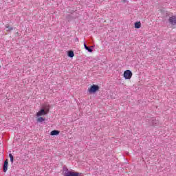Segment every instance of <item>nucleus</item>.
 <instances>
[{
  "label": "nucleus",
  "mask_w": 176,
  "mask_h": 176,
  "mask_svg": "<svg viewBox=\"0 0 176 176\" xmlns=\"http://www.w3.org/2000/svg\"><path fill=\"white\" fill-rule=\"evenodd\" d=\"M151 122L153 126H159V120H156L155 118H151Z\"/></svg>",
  "instance_id": "obj_5"
},
{
  "label": "nucleus",
  "mask_w": 176,
  "mask_h": 176,
  "mask_svg": "<svg viewBox=\"0 0 176 176\" xmlns=\"http://www.w3.org/2000/svg\"><path fill=\"white\" fill-rule=\"evenodd\" d=\"M44 111L46 113V115L47 113H49V111H50L49 107H45Z\"/></svg>",
  "instance_id": "obj_14"
},
{
  "label": "nucleus",
  "mask_w": 176,
  "mask_h": 176,
  "mask_svg": "<svg viewBox=\"0 0 176 176\" xmlns=\"http://www.w3.org/2000/svg\"><path fill=\"white\" fill-rule=\"evenodd\" d=\"M67 56L68 57H70V58H72L75 56V54L74 53V51L70 50L67 52Z\"/></svg>",
  "instance_id": "obj_8"
},
{
  "label": "nucleus",
  "mask_w": 176,
  "mask_h": 176,
  "mask_svg": "<svg viewBox=\"0 0 176 176\" xmlns=\"http://www.w3.org/2000/svg\"><path fill=\"white\" fill-rule=\"evenodd\" d=\"M76 41H79V38H76Z\"/></svg>",
  "instance_id": "obj_15"
},
{
  "label": "nucleus",
  "mask_w": 176,
  "mask_h": 176,
  "mask_svg": "<svg viewBox=\"0 0 176 176\" xmlns=\"http://www.w3.org/2000/svg\"><path fill=\"white\" fill-rule=\"evenodd\" d=\"M98 90H100V87L97 85H93L89 88L88 91L89 94H94V93H96Z\"/></svg>",
  "instance_id": "obj_1"
},
{
  "label": "nucleus",
  "mask_w": 176,
  "mask_h": 176,
  "mask_svg": "<svg viewBox=\"0 0 176 176\" xmlns=\"http://www.w3.org/2000/svg\"><path fill=\"white\" fill-rule=\"evenodd\" d=\"M43 115H46V111H45V109H41L38 112L36 113V116H42Z\"/></svg>",
  "instance_id": "obj_6"
},
{
  "label": "nucleus",
  "mask_w": 176,
  "mask_h": 176,
  "mask_svg": "<svg viewBox=\"0 0 176 176\" xmlns=\"http://www.w3.org/2000/svg\"><path fill=\"white\" fill-rule=\"evenodd\" d=\"M9 157H10V160L11 163L13 164V162H14V157H13V155H12V153H10V154H9Z\"/></svg>",
  "instance_id": "obj_11"
},
{
  "label": "nucleus",
  "mask_w": 176,
  "mask_h": 176,
  "mask_svg": "<svg viewBox=\"0 0 176 176\" xmlns=\"http://www.w3.org/2000/svg\"><path fill=\"white\" fill-rule=\"evenodd\" d=\"M84 47H85V50H87V52H89V53L93 52V48H91L90 47H87V45H86V43H84Z\"/></svg>",
  "instance_id": "obj_7"
},
{
  "label": "nucleus",
  "mask_w": 176,
  "mask_h": 176,
  "mask_svg": "<svg viewBox=\"0 0 176 176\" xmlns=\"http://www.w3.org/2000/svg\"><path fill=\"white\" fill-rule=\"evenodd\" d=\"M168 23L170 24V25H173L174 27L176 26V15H172L171 16H169L168 19Z\"/></svg>",
  "instance_id": "obj_2"
},
{
  "label": "nucleus",
  "mask_w": 176,
  "mask_h": 176,
  "mask_svg": "<svg viewBox=\"0 0 176 176\" xmlns=\"http://www.w3.org/2000/svg\"><path fill=\"white\" fill-rule=\"evenodd\" d=\"M9 166V160L6 159L4 161L3 165V173H6L8 171V167Z\"/></svg>",
  "instance_id": "obj_4"
},
{
  "label": "nucleus",
  "mask_w": 176,
  "mask_h": 176,
  "mask_svg": "<svg viewBox=\"0 0 176 176\" xmlns=\"http://www.w3.org/2000/svg\"><path fill=\"white\" fill-rule=\"evenodd\" d=\"M135 28H137L138 30L139 28H141V22H135Z\"/></svg>",
  "instance_id": "obj_10"
},
{
  "label": "nucleus",
  "mask_w": 176,
  "mask_h": 176,
  "mask_svg": "<svg viewBox=\"0 0 176 176\" xmlns=\"http://www.w3.org/2000/svg\"><path fill=\"white\" fill-rule=\"evenodd\" d=\"M60 134V131L58 130L52 131L50 133V135H58Z\"/></svg>",
  "instance_id": "obj_9"
},
{
  "label": "nucleus",
  "mask_w": 176,
  "mask_h": 176,
  "mask_svg": "<svg viewBox=\"0 0 176 176\" xmlns=\"http://www.w3.org/2000/svg\"><path fill=\"white\" fill-rule=\"evenodd\" d=\"M124 78H125V79H131V76H133V72H131V70H126L124 72Z\"/></svg>",
  "instance_id": "obj_3"
},
{
  "label": "nucleus",
  "mask_w": 176,
  "mask_h": 176,
  "mask_svg": "<svg viewBox=\"0 0 176 176\" xmlns=\"http://www.w3.org/2000/svg\"><path fill=\"white\" fill-rule=\"evenodd\" d=\"M37 122H38L39 123H42V122H45V118H43V117H40L37 119Z\"/></svg>",
  "instance_id": "obj_12"
},
{
  "label": "nucleus",
  "mask_w": 176,
  "mask_h": 176,
  "mask_svg": "<svg viewBox=\"0 0 176 176\" xmlns=\"http://www.w3.org/2000/svg\"><path fill=\"white\" fill-rule=\"evenodd\" d=\"M7 31H13V27L6 26Z\"/></svg>",
  "instance_id": "obj_13"
}]
</instances>
